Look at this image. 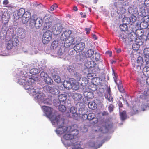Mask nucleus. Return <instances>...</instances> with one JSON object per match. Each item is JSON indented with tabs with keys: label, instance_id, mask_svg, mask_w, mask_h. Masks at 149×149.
<instances>
[{
	"label": "nucleus",
	"instance_id": "obj_1",
	"mask_svg": "<svg viewBox=\"0 0 149 149\" xmlns=\"http://www.w3.org/2000/svg\"><path fill=\"white\" fill-rule=\"evenodd\" d=\"M34 81V79L30 78L27 81L24 79H19L18 82L19 84L23 85L25 89L28 90L29 93H31L36 92V89H34L35 86Z\"/></svg>",
	"mask_w": 149,
	"mask_h": 149
},
{
	"label": "nucleus",
	"instance_id": "obj_2",
	"mask_svg": "<svg viewBox=\"0 0 149 149\" xmlns=\"http://www.w3.org/2000/svg\"><path fill=\"white\" fill-rule=\"evenodd\" d=\"M42 108L47 116L52 121H63L61 115L52 114L53 109L52 108L44 106L42 107Z\"/></svg>",
	"mask_w": 149,
	"mask_h": 149
},
{
	"label": "nucleus",
	"instance_id": "obj_3",
	"mask_svg": "<svg viewBox=\"0 0 149 149\" xmlns=\"http://www.w3.org/2000/svg\"><path fill=\"white\" fill-rule=\"evenodd\" d=\"M52 33L49 30L46 31L43 34L42 41L44 44H48L51 40L52 38Z\"/></svg>",
	"mask_w": 149,
	"mask_h": 149
},
{
	"label": "nucleus",
	"instance_id": "obj_4",
	"mask_svg": "<svg viewBox=\"0 0 149 149\" xmlns=\"http://www.w3.org/2000/svg\"><path fill=\"white\" fill-rule=\"evenodd\" d=\"M75 43L74 37V36H71L65 41L64 46L66 48L69 47L71 46L72 47Z\"/></svg>",
	"mask_w": 149,
	"mask_h": 149
},
{
	"label": "nucleus",
	"instance_id": "obj_5",
	"mask_svg": "<svg viewBox=\"0 0 149 149\" xmlns=\"http://www.w3.org/2000/svg\"><path fill=\"white\" fill-rule=\"evenodd\" d=\"M17 35L19 38L23 39L25 38L26 36V32L24 29L22 28H19L17 30Z\"/></svg>",
	"mask_w": 149,
	"mask_h": 149
},
{
	"label": "nucleus",
	"instance_id": "obj_6",
	"mask_svg": "<svg viewBox=\"0 0 149 149\" xmlns=\"http://www.w3.org/2000/svg\"><path fill=\"white\" fill-rule=\"evenodd\" d=\"M71 33L72 31L70 30H68L65 31L61 36V40L65 41L71 36Z\"/></svg>",
	"mask_w": 149,
	"mask_h": 149
},
{
	"label": "nucleus",
	"instance_id": "obj_7",
	"mask_svg": "<svg viewBox=\"0 0 149 149\" xmlns=\"http://www.w3.org/2000/svg\"><path fill=\"white\" fill-rule=\"evenodd\" d=\"M143 21L141 22L140 26L143 29H146L148 25V22L149 21V18L148 16H145L142 18Z\"/></svg>",
	"mask_w": 149,
	"mask_h": 149
},
{
	"label": "nucleus",
	"instance_id": "obj_8",
	"mask_svg": "<svg viewBox=\"0 0 149 149\" xmlns=\"http://www.w3.org/2000/svg\"><path fill=\"white\" fill-rule=\"evenodd\" d=\"M43 19L45 23L44 24V28L46 29H49L52 24V20L50 19V17L45 16Z\"/></svg>",
	"mask_w": 149,
	"mask_h": 149
},
{
	"label": "nucleus",
	"instance_id": "obj_9",
	"mask_svg": "<svg viewBox=\"0 0 149 149\" xmlns=\"http://www.w3.org/2000/svg\"><path fill=\"white\" fill-rule=\"evenodd\" d=\"M77 109L74 107H72L70 109V115H71L72 118H75L77 119V118L80 116V114H78L77 113Z\"/></svg>",
	"mask_w": 149,
	"mask_h": 149
},
{
	"label": "nucleus",
	"instance_id": "obj_10",
	"mask_svg": "<svg viewBox=\"0 0 149 149\" xmlns=\"http://www.w3.org/2000/svg\"><path fill=\"white\" fill-rule=\"evenodd\" d=\"M31 17V14L30 12L26 11L22 17V22L25 24L28 22Z\"/></svg>",
	"mask_w": 149,
	"mask_h": 149
},
{
	"label": "nucleus",
	"instance_id": "obj_11",
	"mask_svg": "<svg viewBox=\"0 0 149 149\" xmlns=\"http://www.w3.org/2000/svg\"><path fill=\"white\" fill-rule=\"evenodd\" d=\"M34 89H36L35 91H36V92L30 93L32 94V95H35V98H36L38 100H43L44 99L45 95L42 93L38 92L36 93V90L35 86L34 87Z\"/></svg>",
	"mask_w": 149,
	"mask_h": 149
},
{
	"label": "nucleus",
	"instance_id": "obj_12",
	"mask_svg": "<svg viewBox=\"0 0 149 149\" xmlns=\"http://www.w3.org/2000/svg\"><path fill=\"white\" fill-rule=\"evenodd\" d=\"M85 44L83 42H80L76 44L74 47L76 52H79L82 51L85 47Z\"/></svg>",
	"mask_w": 149,
	"mask_h": 149
},
{
	"label": "nucleus",
	"instance_id": "obj_13",
	"mask_svg": "<svg viewBox=\"0 0 149 149\" xmlns=\"http://www.w3.org/2000/svg\"><path fill=\"white\" fill-rule=\"evenodd\" d=\"M70 81L72 83V89L75 90H78L79 88V84L78 81L74 78H71Z\"/></svg>",
	"mask_w": 149,
	"mask_h": 149
},
{
	"label": "nucleus",
	"instance_id": "obj_14",
	"mask_svg": "<svg viewBox=\"0 0 149 149\" xmlns=\"http://www.w3.org/2000/svg\"><path fill=\"white\" fill-rule=\"evenodd\" d=\"M25 12V10L24 8L20 9L17 14H15V16H14L15 19H18L22 17Z\"/></svg>",
	"mask_w": 149,
	"mask_h": 149
},
{
	"label": "nucleus",
	"instance_id": "obj_15",
	"mask_svg": "<svg viewBox=\"0 0 149 149\" xmlns=\"http://www.w3.org/2000/svg\"><path fill=\"white\" fill-rule=\"evenodd\" d=\"M116 35L118 36L120 40L126 43L127 37V35L125 33L121 32H116Z\"/></svg>",
	"mask_w": 149,
	"mask_h": 149
},
{
	"label": "nucleus",
	"instance_id": "obj_16",
	"mask_svg": "<svg viewBox=\"0 0 149 149\" xmlns=\"http://www.w3.org/2000/svg\"><path fill=\"white\" fill-rule=\"evenodd\" d=\"M109 114L107 111H104L102 112H100L97 114V120L98 121V120H101L103 118V116H108Z\"/></svg>",
	"mask_w": 149,
	"mask_h": 149
},
{
	"label": "nucleus",
	"instance_id": "obj_17",
	"mask_svg": "<svg viewBox=\"0 0 149 149\" xmlns=\"http://www.w3.org/2000/svg\"><path fill=\"white\" fill-rule=\"evenodd\" d=\"M54 31L57 33L56 34H59L62 31L63 27L60 23H57L54 26Z\"/></svg>",
	"mask_w": 149,
	"mask_h": 149
},
{
	"label": "nucleus",
	"instance_id": "obj_18",
	"mask_svg": "<svg viewBox=\"0 0 149 149\" xmlns=\"http://www.w3.org/2000/svg\"><path fill=\"white\" fill-rule=\"evenodd\" d=\"M45 88L46 89L47 92H49L54 95L56 94V93L55 91H57V89H56L54 88L51 87L48 85L45 86Z\"/></svg>",
	"mask_w": 149,
	"mask_h": 149
},
{
	"label": "nucleus",
	"instance_id": "obj_19",
	"mask_svg": "<svg viewBox=\"0 0 149 149\" xmlns=\"http://www.w3.org/2000/svg\"><path fill=\"white\" fill-rule=\"evenodd\" d=\"M35 16L36 15H34L32 16V17L30 19L29 25V26L31 28H33L34 27H36V20L35 19Z\"/></svg>",
	"mask_w": 149,
	"mask_h": 149
},
{
	"label": "nucleus",
	"instance_id": "obj_20",
	"mask_svg": "<svg viewBox=\"0 0 149 149\" xmlns=\"http://www.w3.org/2000/svg\"><path fill=\"white\" fill-rule=\"evenodd\" d=\"M70 80L71 78H70L68 81H65L63 83L64 87L68 89L72 88V83Z\"/></svg>",
	"mask_w": 149,
	"mask_h": 149
},
{
	"label": "nucleus",
	"instance_id": "obj_21",
	"mask_svg": "<svg viewBox=\"0 0 149 149\" xmlns=\"http://www.w3.org/2000/svg\"><path fill=\"white\" fill-rule=\"evenodd\" d=\"M10 43H11L14 47H16L18 45L19 41L18 39L16 38H14L13 37L9 40Z\"/></svg>",
	"mask_w": 149,
	"mask_h": 149
},
{
	"label": "nucleus",
	"instance_id": "obj_22",
	"mask_svg": "<svg viewBox=\"0 0 149 149\" xmlns=\"http://www.w3.org/2000/svg\"><path fill=\"white\" fill-rule=\"evenodd\" d=\"M35 19L36 20V27H40L42 25V19L38 18L37 16H35Z\"/></svg>",
	"mask_w": 149,
	"mask_h": 149
},
{
	"label": "nucleus",
	"instance_id": "obj_23",
	"mask_svg": "<svg viewBox=\"0 0 149 149\" xmlns=\"http://www.w3.org/2000/svg\"><path fill=\"white\" fill-rule=\"evenodd\" d=\"M88 106L90 109L92 110H94L97 107V104L93 102H89L88 104Z\"/></svg>",
	"mask_w": 149,
	"mask_h": 149
},
{
	"label": "nucleus",
	"instance_id": "obj_24",
	"mask_svg": "<svg viewBox=\"0 0 149 149\" xmlns=\"http://www.w3.org/2000/svg\"><path fill=\"white\" fill-rule=\"evenodd\" d=\"M120 116L121 120L124 121L127 118L126 113L125 111H123L122 112H120Z\"/></svg>",
	"mask_w": 149,
	"mask_h": 149
},
{
	"label": "nucleus",
	"instance_id": "obj_25",
	"mask_svg": "<svg viewBox=\"0 0 149 149\" xmlns=\"http://www.w3.org/2000/svg\"><path fill=\"white\" fill-rule=\"evenodd\" d=\"M67 96L65 94H61L58 95V98L60 102H63L66 100Z\"/></svg>",
	"mask_w": 149,
	"mask_h": 149
},
{
	"label": "nucleus",
	"instance_id": "obj_26",
	"mask_svg": "<svg viewBox=\"0 0 149 149\" xmlns=\"http://www.w3.org/2000/svg\"><path fill=\"white\" fill-rule=\"evenodd\" d=\"M53 78L55 82L57 83H59L61 82V79L60 77L58 75L54 74H52Z\"/></svg>",
	"mask_w": 149,
	"mask_h": 149
},
{
	"label": "nucleus",
	"instance_id": "obj_27",
	"mask_svg": "<svg viewBox=\"0 0 149 149\" xmlns=\"http://www.w3.org/2000/svg\"><path fill=\"white\" fill-rule=\"evenodd\" d=\"M94 54V51L93 49H90L88 50L85 54V56L86 58H89L92 56Z\"/></svg>",
	"mask_w": 149,
	"mask_h": 149
},
{
	"label": "nucleus",
	"instance_id": "obj_28",
	"mask_svg": "<svg viewBox=\"0 0 149 149\" xmlns=\"http://www.w3.org/2000/svg\"><path fill=\"white\" fill-rule=\"evenodd\" d=\"M143 72L145 76H149V67L145 66L143 69Z\"/></svg>",
	"mask_w": 149,
	"mask_h": 149
},
{
	"label": "nucleus",
	"instance_id": "obj_29",
	"mask_svg": "<svg viewBox=\"0 0 149 149\" xmlns=\"http://www.w3.org/2000/svg\"><path fill=\"white\" fill-rule=\"evenodd\" d=\"M130 42H137L136 40V36L135 33H134L133 35L132 34H130Z\"/></svg>",
	"mask_w": 149,
	"mask_h": 149
},
{
	"label": "nucleus",
	"instance_id": "obj_30",
	"mask_svg": "<svg viewBox=\"0 0 149 149\" xmlns=\"http://www.w3.org/2000/svg\"><path fill=\"white\" fill-rule=\"evenodd\" d=\"M143 53L146 60L149 59V48H146L144 50Z\"/></svg>",
	"mask_w": 149,
	"mask_h": 149
},
{
	"label": "nucleus",
	"instance_id": "obj_31",
	"mask_svg": "<svg viewBox=\"0 0 149 149\" xmlns=\"http://www.w3.org/2000/svg\"><path fill=\"white\" fill-rule=\"evenodd\" d=\"M73 75L74 76L75 79H76V81H79L80 80L81 78V75L80 73L77 72H75Z\"/></svg>",
	"mask_w": 149,
	"mask_h": 149
},
{
	"label": "nucleus",
	"instance_id": "obj_32",
	"mask_svg": "<svg viewBox=\"0 0 149 149\" xmlns=\"http://www.w3.org/2000/svg\"><path fill=\"white\" fill-rule=\"evenodd\" d=\"M44 81L46 83L48 84L51 85L53 83L52 79L49 76L46 78L44 80Z\"/></svg>",
	"mask_w": 149,
	"mask_h": 149
},
{
	"label": "nucleus",
	"instance_id": "obj_33",
	"mask_svg": "<svg viewBox=\"0 0 149 149\" xmlns=\"http://www.w3.org/2000/svg\"><path fill=\"white\" fill-rule=\"evenodd\" d=\"M120 28L121 31H125L128 30V28L127 25V24H125L123 23L122 24L120 25Z\"/></svg>",
	"mask_w": 149,
	"mask_h": 149
},
{
	"label": "nucleus",
	"instance_id": "obj_34",
	"mask_svg": "<svg viewBox=\"0 0 149 149\" xmlns=\"http://www.w3.org/2000/svg\"><path fill=\"white\" fill-rule=\"evenodd\" d=\"M58 42L57 41L54 40L52 42L51 47L54 49H56L58 46Z\"/></svg>",
	"mask_w": 149,
	"mask_h": 149
},
{
	"label": "nucleus",
	"instance_id": "obj_35",
	"mask_svg": "<svg viewBox=\"0 0 149 149\" xmlns=\"http://www.w3.org/2000/svg\"><path fill=\"white\" fill-rule=\"evenodd\" d=\"M39 72V71L38 69L35 68H32L30 70V73L33 75L37 74Z\"/></svg>",
	"mask_w": 149,
	"mask_h": 149
},
{
	"label": "nucleus",
	"instance_id": "obj_36",
	"mask_svg": "<svg viewBox=\"0 0 149 149\" xmlns=\"http://www.w3.org/2000/svg\"><path fill=\"white\" fill-rule=\"evenodd\" d=\"M94 63V62L93 61H88L87 63L86 64V66L88 68H92L94 67L95 66V64H94L93 65V64Z\"/></svg>",
	"mask_w": 149,
	"mask_h": 149
},
{
	"label": "nucleus",
	"instance_id": "obj_37",
	"mask_svg": "<svg viewBox=\"0 0 149 149\" xmlns=\"http://www.w3.org/2000/svg\"><path fill=\"white\" fill-rule=\"evenodd\" d=\"M68 70L70 73L73 74L74 73L76 72L75 71V68L72 66H69L68 68Z\"/></svg>",
	"mask_w": 149,
	"mask_h": 149
},
{
	"label": "nucleus",
	"instance_id": "obj_38",
	"mask_svg": "<svg viewBox=\"0 0 149 149\" xmlns=\"http://www.w3.org/2000/svg\"><path fill=\"white\" fill-rule=\"evenodd\" d=\"M40 75L42 78L44 80L48 76L47 74L45 72L42 71L40 74Z\"/></svg>",
	"mask_w": 149,
	"mask_h": 149
},
{
	"label": "nucleus",
	"instance_id": "obj_39",
	"mask_svg": "<svg viewBox=\"0 0 149 149\" xmlns=\"http://www.w3.org/2000/svg\"><path fill=\"white\" fill-rule=\"evenodd\" d=\"M140 45V44L139 43L137 44L136 42L134 43L132 45V47L133 49L135 50H138L139 47Z\"/></svg>",
	"mask_w": 149,
	"mask_h": 149
},
{
	"label": "nucleus",
	"instance_id": "obj_40",
	"mask_svg": "<svg viewBox=\"0 0 149 149\" xmlns=\"http://www.w3.org/2000/svg\"><path fill=\"white\" fill-rule=\"evenodd\" d=\"M123 22L125 24H128L130 22L129 17H124L123 19Z\"/></svg>",
	"mask_w": 149,
	"mask_h": 149
},
{
	"label": "nucleus",
	"instance_id": "obj_41",
	"mask_svg": "<svg viewBox=\"0 0 149 149\" xmlns=\"http://www.w3.org/2000/svg\"><path fill=\"white\" fill-rule=\"evenodd\" d=\"M58 109L60 111L63 113L66 110V107L65 105H61L59 106Z\"/></svg>",
	"mask_w": 149,
	"mask_h": 149
},
{
	"label": "nucleus",
	"instance_id": "obj_42",
	"mask_svg": "<svg viewBox=\"0 0 149 149\" xmlns=\"http://www.w3.org/2000/svg\"><path fill=\"white\" fill-rule=\"evenodd\" d=\"M93 57L96 61H98L100 59V54L99 53L95 52L93 56Z\"/></svg>",
	"mask_w": 149,
	"mask_h": 149
},
{
	"label": "nucleus",
	"instance_id": "obj_43",
	"mask_svg": "<svg viewBox=\"0 0 149 149\" xmlns=\"http://www.w3.org/2000/svg\"><path fill=\"white\" fill-rule=\"evenodd\" d=\"M88 120L91 121L95 118V116L93 113H90L88 115Z\"/></svg>",
	"mask_w": 149,
	"mask_h": 149
},
{
	"label": "nucleus",
	"instance_id": "obj_44",
	"mask_svg": "<svg viewBox=\"0 0 149 149\" xmlns=\"http://www.w3.org/2000/svg\"><path fill=\"white\" fill-rule=\"evenodd\" d=\"M130 22H134L137 19L136 17L134 15H132L129 17Z\"/></svg>",
	"mask_w": 149,
	"mask_h": 149
},
{
	"label": "nucleus",
	"instance_id": "obj_45",
	"mask_svg": "<svg viewBox=\"0 0 149 149\" xmlns=\"http://www.w3.org/2000/svg\"><path fill=\"white\" fill-rule=\"evenodd\" d=\"M114 108V106L112 104H109L108 107V109L109 112L111 113L113 111Z\"/></svg>",
	"mask_w": 149,
	"mask_h": 149
},
{
	"label": "nucleus",
	"instance_id": "obj_46",
	"mask_svg": "<svg viewBox=\"0 0 149 149\" xmlns=\"http://www.w3.org/2000/svg\"><path fill=\"white\" fill-rule=\"evenodd\" d=\"M87 77L88 78L90 79H92L94 78V74L93 73H88L87 74Z\"/></svg>",
	"mask_w": 149,
	"mask_h": 149
},
{
	"label": "nucleus",
	"instance_id": "obj_47",
	"mask_svg": "<svg viewBox=\"0 0 149 149\" xmlns=\"http://www.w3.org/2000/svg\"><path fill=\"white\" fill-rule=\"evenodd\" d=\"M143 62L142 58L141 56L138 57L137 59V63L141 65Z\"/></svg>",
	"mask_w": 149,
	"mask_h": 149
},
{
	"label": "nucleus",
	"instance_id": "obj_48",
	"mask_svg": "<svg viewBox=\"0 0 149 149\" xmlns=\"http://www.w3.org/2000/svg\"><path fill=\"white\" fill-rule=\"evenodd\" d=\"M13 46V44L10 43V41L9 40L8 41V42L6 46L7 49L10 50L12 48Z\"/></svg>",
	"mask_w": 149,
	"mask_h": 149
},
{
	"label": "nucleus",
	"instance_id": "obj_49",
	"mask_svg": "<svg viewBox=\"0 0 149 149\" xmlns=\"http://www.w3.org/2000/svg\"><path fill=\"white\" fill-rule=\"evenodd\" d=\"M88 115L87 114H84L82 115L81 117V119L83 121L86 120H88Z\"/></svg>",
	"mask_w": 149,
	"mask_h": 149
},
{
	"label": "nucleus",
	"instance_id": "obj_50",
	"mask_svg": "<svg viewBox=\"0 0 149 149\" xmlns=\"http://www.w3.org/2000/svg\"><path fill=\"white\" fill-rule=\"evenodd\" d=\"M118 85V88L119 91L122 93L124 92V90L123 89V86L117 84Z\"/></svg>",
	"mask_w": 149,
	"mask_h": 149
},
{
	"label": "nucleus",
	"instance_id": "obj_51",
	"mask_svg": "<svg viewBox=\"0 0 149 149\" xmlns=\"http://www.w3.org/2000/svg\"><path fill=\"white\" fill-rule=\"evenodd\" d=\"M57 6H58L57 4H54L50 7V10L51 11H52L54 10V9H56L57 8Z\"/></svg>",
	"mask_w": 149,
	"mask_h": 149
},
{
	"label": "nucleus",
	"instance_id": "obj_52",
	"mask_svg": "<svg viewBox=\"0 0 149 149\" xmlns=\"http://www.w3.org/2000/svg\"><path fill=\"white\" fill-rule=\"evenodd\" d=\"M76 52V50H75V49L74 48V49L71 50L69 52V54L70 56H74L75 53Z\"/></svg>",
	"mask_w": 149,
	"mask_h": 149
},
{
	"label": "nucleus",
	"instance_id": "obj_53",
	"mask_svg": "<svg viewBox=\"0 0 149 149\" xmlns=\"http://www.w3.org/2000/svg\"><path fill=\"white\" fill-rule=\"evenodd\" d=\"M63 53V51L62 50V49L60 48L58 51V54L59 56H61Z\"/></svg>",
	"mask_w": 149,
	"mask_h": 149
},
{
	"label": "nucleus",
	"instance_id": "obj_54",
	"mask_svg": "<svg viewBox=\"0 0 149 149\" xmlns=\"http://www.w3.org/2000/svg\"><path fill=\"white\" fill-rule=\"evenodd\" d=\"M117 77H118L117 74L116 73L114 72V76L113 77V78L114 79L115 82L117 84H118V83L117 82Z\"/></svg>",
	"mask_w": 149,
	"mask_h": 149
},
{
	"label": "nucleus",
	"instance_id": "obj_55",
	"mask_svg": "<svg viewBox=\"0 0 149 149\" xmlns=\"http://www.w3.org/2000/svg\"><path fill=\"white\" fill-rule=\"evenodd\" d=\"M118 10H120V12H119L120 14H123L125 12V9L123 7L120 8H118Z\"/></svg>",
	"mask_w": 149,
	"mask_h": 149
},
{
	"label": "nucleus",
	"instance_id": "obj_56",
	"mask_svg": "<svg viewBox=\"0 0 149 149\" xmlns=\"http://www.w3.org/2000/svg\"><path fill=\"white\" fill-rule=\"evenodd\" d=\"M141 65L139 64H137V65L135 64L134 67L137 70H139L141 69Z\"/></svg>",
	"mask_w": 149,
	"mask_h": 149
},
{
	"label": "nucleus",
	"instance_id": "obj_57",
	"mask_svg": "<svg viewBox=\"0 0 149 149\" xmlns=\"http://www.w3.org/2000/svg\"><path fill=\"white\" fill-rule=\"evenodd\" d=\"M107 99L108 100L109 102H113V97L111 96L110 95H109V97L108 96L107 97Z\"/></svg>",
	"mask_w": 149,
	"mask_h": 149
},
{
	"label": "nucleus",
	"instance_id": "obj_58",
	"mask_svg": "<svg viewBox=\"0 0 149 149\" xmlns=\"http://www.w3.org/2000/svg\"><path fill=\"white\" fill-rule=\"evenodd\" d=\"M118 105L119 107V111H121V109H120V108H122L123 107V104L122 103V102L121 101H120V100H119L118 101Z\"/></svg>",
	"mask_w": 149,
	"mask_h": 149
},
{
	"label": "nucleus",
	"instance_id": "obj_59",
	"mask_svg": "<svg viewBox=\"0 0 149 149\" xmlns=\"http://www.w3.org/2000/svg\"><path fill=\"white\" fill-rule=\"evenodd\" d=\"M144 94L146 96L148 95H149V89L148 88L146 90H145Z\"/></svg>",
	"mask_w": 149,
	"mask_h": 149
},
{
	"label": "nucleus",
	"instance_id": "obj_60",
	"mask_svg": "<svg viewBox=\"0 0 149 149\" xmlns=\"http://www.w3.org/2000/svg\"><path fill=\"white\" fill-rule=\"evenodd\" d=\"M60 102H59V101L58 102L56 101V100H55L54 102V104L56 107L59 106L60 104Z\"/></svg>",
	"mask_w": 149,
	"mask_h": 149
},
{
	"label": "nucleus",
	"instance_id": "obj_61",
	"mask_svg": "<svg viewBox=\"0 0 149 149\" xmlns=\"http://www.w3.org/2000/svg\"><path fill=\"white\" fill-rule=\"evenodd\" d=\"M80 14L82 17L86 18V15L85 13L80 12Z\"/></svg>",
	"mask_w": 149,
	"mask_h": 149
},
{
	"label": "nucleus",
	"instance_id": "obj_62",
	"mask_svg": "<svg viewBox=\"0 0 149 149\" xmlns=\"http://www.w3.org/2000/svg\"><path fill=\"white\" fill-rule=\"evenodd\" d=\"M50 101L51 100L47 98L44 101V102L45 103H47V104H49L50 102Z\"/></svg>",
	"mask_w": 149,
	"mask_h": 149
},
{
	"label": "nucleus",
	"instance_id": "obj_63",
	"mask_svg": "<svg viewBox=\"0 0 149 149\" xmlns=\"http://www.w3.org/2000/svg\"><path fill=\"white\" fill-rule=\"evenodd\" d=\"M85 30L86 31V33L88 34L90 33V31L91 30V28H85Z\"/></svg>",
	"mask_w": 149,
	"mask_h": 149
},
{
	"label": "nucleus",
	"instance_id": "obj_64",
	"mask_svg": "<svg viewBox=\"0 0 149 149\" xmlns=\"http://www.w3.org/2000/svg\"><path fill=\"white\" fill-rule=\"evenodd\" d=\"M146 83L147 85H149V77H147L146 79Z\"/></svg>",
	"mask_w": 149,
	"mask_h": 149
}]
</instances>
